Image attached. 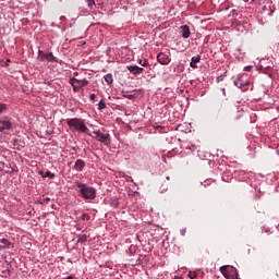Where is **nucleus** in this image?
I'll return each instance as SVG.
<instances>
[{"label":"nucleus","instance_id":"obj_1","mask_svg":"<svg viewBox=\"0 0 279 279\" xmlns=\"http://www.w3.org/2000/svg\"><path fill=\"white\" fill-rule=\"evenodd\" d=\"M74 184H75L76 191H77L80 197H82V199L90 202V201L95 199V197H97V189H95L94 186L83 183L80 180H76L74 182Z\"/></svg>","mask_w":279,"mask_h":279},{"label":"nucleus","instance_id":"obj_2","mask_svg":"<svg viewBox=\"0 0 279 279\" xmlns=\"http://www.w3.org/2000/svg\"><path fill=\"white\" fill-rule=\"evenodd\" d=\"M66 125L70 130L90 135V130L86 126V120L82 118H70L66 120Z\"/></svg>","mask_w":279,"mask_h":279},{"label":"nucleus","instance_id":"obj_3","mask_svg":"<svg viewBox=\"0 0 279 279\" xmlns=\"http://www.w3.org/2000/svg\"><path fill=\"white\" fill-rule=\"evenodd\" d=\"M69 84H71L74 93H78L81 88H84V86H88V84H90V82L87 78H76V77H71L69 80Z\"/></svg>","mask_w":279,"mask_h":279},{"label":"nucleus","instance_id":"obj_4","mask_svg":"<svg viewBox=\"0 0 279 279\" xmlns=\"http://www.w3.org/2000/svg\"><path fill=\"white\" fill-rule=\"evenodd\" d=\"M220 274H222L227 279H239V270L234 267L222 266L220 267Z\"/></svg>","mask_w":279,"mask_h":279},{"label":"nucleus","instance_id":"obj_5","mask_svg":"<svg viewBox=\"0 0 279 279\" xmlns=\"http://www.w3.org/2000/svg\"><path fill=\"white\" fill-rule=\"evenodd\" d=\"M157 62H159L161 66H168V64H171V52H159L157 54Z\"/></svg>","mask_w":279,"mask_h":279},{"label":"nucleus","instance_id":"obj_6","mask_svg":"<svg viewBox=\"0 0 279 279\" xmlns=\"http://www.w3.org/2000/svg\"><path fill=\"white\" fill-rule=\"evenodd\" d=\"M12 130V118L4 116L0 119V132H5Z\"/></svg>","mask_w":279,"mask_h":279},{"label":"nucleus","instance_id":"obj_7","mask_svg":"<svg viewBox=\"0 0 279 279\" xmlns=\"http://www.w3.org/2000/svg\"><path fill=\"white\" fill-rule=\"evenodd\" d=\"M245 77H247V74L238 75L236 80L233 82L234 86H236V88H247L250 81L245 80Z\"/></svg>","mask_w":279,"mask_h":279},{"label":"nucleus","instance_id":"obj_8","mask_svg":"<svg viewBox=\"0 0 279 279\" xmlns=\"http://www.w3.org/2000/svg\"><path fill=\"white\" fill-rule=\"evenodd\" d=\"M93 134L96 135V140L104 145H110V134H104L101 131H94Z\"/></svg>","mask_w":279,"mask_h":279},{"label":"nucleus","instance_id":"obj_9","mask_svg":"<svg viewBox=\"0 0 279 279\" xmlns=\"http://www.w3.org/2000/svg\"><path fill=\"white\" fill-rule=\"evenodd\" d=\"M233 178H235V180L239 182H245V180H247V172L244 170H234Z\"/></svg>","mask_w":279,"mask_h":279},{"label":"nucleus","instance_id":"obj_10","mask_svg":"<svg viewBox=\"0 0 279 279\" xmlns=\"http://www.w3.org/2000/svg\"><path fill=\"white\" fill-rule=\"evenodd\" d=\"M39 60L40 62H45V60L47 62H58V58L53 56V52L41 53Z\"/></svg>","mask_w":279,"mask_h":279},{"label":"nucleus","instance_id":"obj_11","mask_svg":"<svg viewBox=\"0 0 279 279\" xmlns=\"http://www.w3.org/2000/svg\"><path fill=\"white\" fill-rule=\"evenodd\" d=\"M128 71L132 74V75H141L143 73V71H145V69L133 64V65H126Z\"/></svg>","mask_w":279,"mask_h":279},{"label":"nucleus","instance_id":"obj_12","mask_svg":"<svg viewBox=\"0 0 279 279\" xmlns=\"http://www.w3.org/2000/svg\"><path fill=\"white\" fill-rule=\"evenodd\" d=\"M86 167V161H84L83 159H77L74 162L73 169L74 171H77V173H82V171H84Z\"/></svg>","mask_w":279,"mask_h":279},{"label":"nucleus","instance_id":"obj_13","mask_svg":"<svg viewBox=\"0 0 279 279\" xmlns=\"http://www.w3.org/2000/svg\"><path fill=\"white\" fill-rule=\"evenodd\" d=\"M201 61H202V56L196 54V56L192 57L191 62H190L191 69H197V64Z\"/></svg>","mask_w":279,"mask_h":279},{"label":"nucleus","instance_id":"obj_14","mask_svg":"<svg viewBox=\"0 0 279 279\" xmlns=\"http://www.w3.org/2000/svg\"><path fill=\"white\" fill-rule=\"evenodd\" d=\"M233 56L236 60H239L240 62L243 61L245 59V52H243L241 50V48H236L233 52Z\"/></svg>","mask_w":279,"mask_h":279},{"label":"nucleus","instance_id":"obj_15","mask_svg":"<svg viewBox=\"0 0 279 279\" xmlns=\"http://www.w3.org/2000/svg\"><path fill=\"white\" fill-rule=\"evenodd\" d=\"M181 36L183 38H190L191 37V28L189 25L181 26Z\"/></svg>","mask_w":279,"mask_h":279},{"label":"nucleus","instance_id":"obj_16","mask_svg":"<svg viewBox=\"0 0 279 279\" xmlns=\"http://www.w3.org/2000/svg\"><path fill=\"white\" fill-rule=\"evenodd\" d=\"M38 174L41 175V178H50V180H53V178H56V173H52L49 170L46 172H43V170H39Z\"/></svg>","mask_w":279,"mask_h":279},{"label":"nucleus","instance_id":"obj_17","mask_svg":"<svg viewBox=\"0 0 279 279\" xmlns=\"http://www.w3.org/2000/svg\"><path fill=\"white\" fill-rule=\"evenodd\" d=\"M105 82L107 83L108 86H112L114 83V77L112 76V73H108L104 76Z\"/></svg>","mask_w":279,"mask_h":279},{"label":"nucleus","instance_id":"obj_18","mask_svg":"<svg viewBox=\"0 0 279 279\" xmlns=\"http://www.w3.org/2000/svg\"><path fill=\"white\" fill-rule=\"evenodd\" d=\"M109 204H110L111 208H119V204H120L119 197L118 196H112L110 198Z\"/></svg>","mask_w":279,"mask_h":279},{"label":"nucleus","instance_id":"obj_19","mask_svg":"<svg viewBox=\"0 0 279 279\" xmlns=\"http://www.w3.org/2000/svg\"><path fill=\"white\" fill-rule=\"evenodd\" d=\"M10 110V105L0 101V117Z\"/></svg>","mask_w":279,"mask_h":279},{"label":"nucleus","instance_id":"obj_20","mask_svg":"<svg viewBox=\"0 0 279 279\" xmlns=\"http://www.w3.org/2000/svg\"><path fill=\"white\" fill-rule=\"evenodd\" d=\"M145 258H147L146 255H138V258L136 259L135 263H132V266L136 267V265H143V260H145Z\"/></svg>","mask_w":279,"mask_h":279},{"label":"nucleus","instance_id":"obj_21","mask_svg":"<svg viewBox=\"0 0 279 279\" xmlns=\"http://www.w3.org/2000/svg\"><path fill=\"white\" fill-rule=\"evenodd\" d=\"M184 149H189L190 151H196L197 145L192 144V143H185L184 144Z\"/></svg>","mask_w":279,"mask_h":279},{"label":"nucleus","instance_id":"obj_22","mask_svg":"<svg viewBox=\"0 0 279 279\" xmlns=\"http://www.w3.org/2000/svg\"><path fill=\"white\" fill-rule=\"evenodd\" d=\"M13 147H14V149H17V151H21L23 149V147H25V146L19 144V140H14L13 141Z\"/></svg>","mask_w":279,"mask_h":279},{"label":"nucleus","instance_id":"obj_23","mask_svg":"<svg viewBox=\"0 0 279 279\" xmlns=\"http://www.w3.org/2000/svg\"><path fill=\"white\" fill-rule=\"evenodd\" d=\"M1 243H2L3 247L12 246V242L5 238L1 239Z\"/></svg>","mask_w":279,"mask_h":279},{"label":"nucleus","instance_id":"obj_24","mask_svg":"<svg viewBox=\"0 0 279 279\" xmlns=\"http://www.w3.org/2000/svg\"><path fill=\"white\" fill-rule=\"evenodd\" d=\"M226 77H228L227 71L223 74L217 76L216 82H218V84H219V82H223V80H226Z\"/></svg>","mask_w":279,"mask_h":279},{"label":"nucleus","instance_id":"obj_25","mask_svg":"<svg viewBox=\"0 0 279 279\" xmlns=\"http://www.w3.org/2000/svg\"><path fill=\"white\" fill-rule=\"evenodd\" d=\"M124 99H130L131 101H134V99H136V94H126L124 95Z\"/></svg>","mask_w":279,"mask_h":279},{"label":"nucleus","instance_id":"obj_26","mask_svg":"<svg viewBox=\"0 0 279 279\" xmlns=\"http://www.w3.org/2000/svg\"><path fill=\"white\" fill-rule=\"evenodd\" d=\"M98 110H106V102L104 99L98 102Z\"/></svg>","mask_w":279,"mask_h":279},{"label":"nucleus","instance_id":"obj_27","mask_svg":"<svg viewBox=\"0 0 279 279\" xmlns=\"http://www.w3.org/2000/svg\"><path fill=\"white\" fill-rule=\"evenodd\" d=\"M81 219L82 221H90V216L89 214H82Z\"/></svg>","mask_w":279,"mask_h":279},{"label":"nucleus","instance_id":"obj_28","mask_svg":"<svg viewBox=\"0 0 279 279\" xmlns=\"http://www.w3.org/2000/svg\"><path fill=\"white\" fill-rule=\"evenodd\" d=\"M138 64H141V66H149V61H147V60H140L138 61Z\"/></svg>","mask_w":279,"mask_h":279},{"label":"nucleus","instance_id":"obj_29","mask_svg":"<svg viewBox=\"0 0 279 279\" xmlns=\"http://www.w3.org/2000/svg\"><path fill=\"white\" fill-rule=\"evenodd\" d=\"M87 1V5L90 8V10H93V7L95 5V0H86Z\"/></svg>","mask_w":279,"mask_h":279},{"label":"nucleus","instance_id":"obj_30","mask_svg":"<svg viewBox=\"0 0 279 279\" xmlns=\"http://www.w3.org/2000/svg\"><path fill=\"white\" fill-rule=\"evenodd\" d=\"M252 69H254L253 65H246V66H244V71H246L247 73H252Z\"/></svg>","mask_w":279,"mask_h":279},{"label":"nucleus","instance_id":"obj_31","mask_svg":"<svg viewBox=\"0 0 279 279\" xmlns=\"http://www.w3.org/2000/svg\"><path fill=\"white\" fill-rule=\"evenodd\" d=\"M181 236H186V228L180 230Z\"/></svg>","mask_w":279,"mask_h":279},{"label":"nucleus","instance_id":"obj_32","mask_svg":"<svg viewBox=\"0 0 279 279\" xmlns=\"http://www.w3.org/2000/svg\"><path fill=\"white\" fill-rule=\"evenodd\" d=\"M189 278L191 279H196L197 278V275L195 272H190L189 274Z\"/></svg>","mask_w":279,"mask_h":279},{"label":"nucleus","instance_id":"obj_33","mask_svg":"<svg viewBox=\"0 0 279 279\" xmlns=\"http://www.w3.org/2000/svg\"><path fill=\"white\" fill-rule=\"evenodd\" d=\"M222 180H223V182H230V178L226 177V174L222 175Z\"/></svg>","mask_w":279,"mask_h":279},{"label":"nucleus","instance_id":"obj_34","mask_svg":"<svg viewBox=\"0 0 279 279\" xmlns=\"http://www.w3.org/2000/svg\"><path fill=\"white\" fill-rule=\"evenodd\" d=\"M3 276H10V269L2 270Z\"/></svg>","mask_w":279,"mask_h":279},{"label":"nucleus","instance_id":"obj_35","mask_svg":"<svg viewBox=\"0 0 279 279\" xmlns=\"http://www.w3.org/2000/svg\"><path fill=\"white\" fill-rule=\"evenodd\" d=\"M95 97H96V95H95V94H90V95H89V99H90V101L95 102Z\"/></svg>","mask_w":279,"mask_h":279},{"label":"nucleus","instance_id":"obj_36","mask_svg":"<svg viewBox=\"0 0 279 279\" xmlns=\"http://www.w3.org/2000/svg\"><path fill=\"white\" fill-rule=\"evenodd\" d=\"M49 202H51V198H50V197H45V198H44V204H49Z\"/></svg>","mask_w":279,"mask_h":279},{"label":"nucleus","instance_id":"obj_37","mask_svg":"<svg viewBox=\"0 0 279 279\" xmlns=\"http://www.w3.org/2000/svg\"><path fill=\"white\" fill-rule=\"evenodd\" d=\"M84 241H86V235H83V238L78 239L77 243H80V242L84 243Z\"/></svg>","mask_w":279,"mask_h":279},{"label":"nucleus","instance_id":"obj_38","mask_svg":"<svg viewBox=\"0 0 279 279\" xmlns=\"http://www.w3.org/2000/svg\"><path fill=\"white\" fill-rule=\"evenodd\" d=\"M121 95H122V97H124V98H125V95H128V90L122 89V90H121Z\"/></svg>","mask_w":279,"mask_h":279},{"label":"nucleus","instance_id":"obj_39","mask_svg":"<svg viewBox=\"0 0 279 279\" xmlns=\"http://www.w3.org/2000/svg\"><path fill=\"white\" fill-rule=\"evenodd\" d=\"M155 130H165V126H161V125H156L154 126Z\"/></svg>","mask_w":279,"mask_h":279},{"label":"nucleus","instance_id":"obj_40","mask_svg":"<svg viewBox=\"0 0 279 279\" xmlns=\"http://www.w3.org/2000/svg\"><path fill=\"white\" fill-rule=\"evenodd\" d=\"M110 51H112V48L108 47V49L106 50V54L109 56Z\"/></svg>","mask_w":279,"mask_h":279},{"label":"nucleus","instance_id":"obj_41","mask_svg":"<svg viewBox=\"0 0 279 279\" xmlns=\"http://www.w3.org/2000/svg\"><path fill=\"white\" fill-rule=\"evenodd\" d=\"M43 53H45V52H43L41 50H38L39 60H40V56H43Z\"/></svg>","mask_w":279,"mask_h":279},{"label":"nucleus","instance_id":"obj_42","mask_svg":"<svg viewBox=\"0 0 279 279\" xmlns=\"http://www.w3.org/2000/svg\"><path fill=\"white\" fill-rule=\"evenodd\" d=\"M72 151H77V148L75 146H71Z\"/></svg>","mask_w":279,"mask_h":279},{"label":"nucleus","instance_id":"obj_43","mask_svg":"<svg viewBox=\"0 0 279 279\" xmlns=\"http://www.w3.org/2000/svg\"><path fill=\"white\" fill-rule=\"evenodd\" d=\"M207 184H210V181H205V184H204V186H206Z\"/></svg>","mask_w":279,"mask_h":279},{"label":"nucleus","instance_id":"obj_44","mask_svg":"<svg viewBox=\"0 0 279 279\" xmlns=\"http://www.w3.org/2000/svg\"><path fill=\"white\" fill-rule=\"evenodd\" d=\"M68 263H71V265L73 264V260H71V258L68 259Z\"/></svg>","mask_w":279,"mask_h":279},{"label":"nucleus","instance_id":"obj_45","mask_svg":"<svg viewBox=\"0 0 279 279\" xmlns=\"http://www.w3.org/2000/svg\"><path fill=\"white\" fill-rule=\"evenodd\" d=\"M173 279H183L182 277H178V276H175Z\"/></svg>","mask_w":279,"mask_h":279},{"label":"nucleus","instance_id":"obj_46","mask_svg":"<svg viewBox=\"0 0 279 279\" xmlns=\"http://www.w3.org/2000/svg\"><path fill=\"white\" fill-rule=\"evenodd\" d=\"M221 90H222L223 95H226V88H222Z\"/></svg>","mask_w":279,"mask_h":279},{"label":"nucleus","instance_id":"obj_47","mask_svg":"<svg viewBox=\"0 0 279 279\" xmlns=\"http://www.w3.org/2000/svg\"><path fill=\"white\" fill-rule=\"evenodd\" d=\"M65 279H73V277L72 276H68Z\"/></svg>","mask_w":279,"mask_h":279},{"label":"nucleus","instance_id":"obj_48","mask_svg":"<svg viewBox=\"0 0 279 279\" xmlns=\"http://www.w3.org/2000/svg\"><path fill=\"white\" fill-rule=\"evenodd\" d=\"M7 63H10V59H7Z\"/></svg>","mask_w":279,"mask_h":279},{"label":"nucleus","instance_id":"obj_49","mask_svg":"<svg viewBox=\"0 0 279 279\" xmlns=\"http://www.w3.org/2000/svg\"><path fill=\"white\" fill-rule=\"evenodd\" d=\"M162 132H166V131H159V134H162Z\"/></svg>","mask_w":279,"mask_h":279},{"label":"nucleus","instance_id":"obj_50","mask_svg":"<svg viewBox=\"0 0 279 279\" xmlns=\"http://www.w3.org/2000/svg\"><path fill=\"white\" fill-rule=\"evenodd\" d=\"M166 180H170V178H169V177H167V178H166Z\"/></svg>","mask_w":279,"mask_h":279},{"label":"nucleus","instance_id":"obj_51","mask_svg":"<svg viewBox=\"0 0 279 279\" xmlns=\"http://www.w3.org/2000/svg\"><path fill=\"white\" fill-rule=\"evenodd\" d=\"M265 9H267V7H266V5H264V10H265Z\"/></svg>","mask_w":279,"mask_h":279},{"label":"nucleus","instance_id":"obj_52","mask_svg":"<svg viewBox=\"0 0 279 279\" xmlns=\"http://www.w3.org/2000/svg\"><path fill=\"white\" fill-rule=\"evenodd\" d=\"M0 1H5V0H0Z\"/></svg>","mask_w":279,"mask_h":279}]
</instances>
